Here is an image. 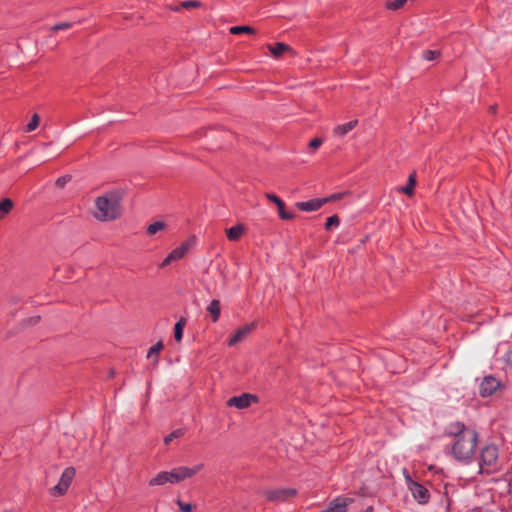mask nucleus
Instances as JSON below:
<instances>
[{"label": "nucleus", "instance_id": "f257e3e1", "mask_svg": "<svg viewBox=\"0 0 512 512\" xmlns=\"http://www.w3.org/2000/svg\"><path fill=\"white\" fill-rule=\"evenodd\" d=\"M447 434L454 438L451 448L453 457L461 462H470L478 441L477 432L461 422H454L447 427Z\"/></svg>", "mask_w": 512, "mask_h": 512}, {"label": "nucleus", "instance_id": "f03ea898", "mask_svg": "<svg viewBox=\"0 0 512 512\" xmlns=\"http://www.w3.org/2000/svg\"><path fill=\"white\" fill-rule=\"evenodd\" d=\"M121 194L117 191L108 192L94 201L93 216L102 222L113 221L121 215Z\"/></svg>", "mask_w": 512, "mask_h": 512}, {"label": "nucleus", "instance_id": "7ed1b4c3", "mask_svg": "<svg viewBox=\"0 0 512 512\" xmlns=\"http://www.w3.org/2000/svg\"><path fill=\"white\" fill-rule=\"evenodd\" d=\"M204 465L197 464L193 467H176L171 471H161L155 477L151 478L148 482L149 486H162L167 483L177 484L187 478H191L196 475Z\"/></svg>", "mask_w": 512, "mask_h": 512}, {"label": "nucleus", "instance_id": "20e7f679", "mask_svg": "<svg viewBox=\"0 0 512 512\" xmlns=\"http://www.w3.org/2000/svg\"><path fill=\"white\" fill-rule=\"evenodd\" d=\"M479 468L483 473H492L499 468V450L495 444H487L480 450Z\"/></svg>", "mask_w": 512, "mask_h": 512}, {"label": "nucleus", "instance_id": "39448f33", "mask_svg": "<svg viewBox=\"0 0 512 512\" xmlns=\"http://www.w3.org/2000/svg\"><path fill=\"white\" fill-rule=\"evenodd\" d=\"M74 476H75V469L73 467L66 468L63 471L57 485H55L54 487H52L50 489V494L55 497L64 495L66 493V491L68 490Z\"/></svg>", "mask_w": 512, "mask_h": 512}, {"label": "nucleus", "instance_id": "423d86ee", "mask_svg": "<svg viewBox=\"0 0 512 512\" xmlns=\"http://www.w3.org/2000/svg\"><path fill=\"white\" fill-rule=\"evenodd\" d=\"M407 489L412 494L413 498L421 505L428 503L430 494L429 491L420 483L415 480H409Z\"/></svg>", "mask_w": 512, "mask_h": 512}, {"label": "nucleus", "instance_id": "0eeeda50", "mask_svg": "<svg viewBox=\"0 0 512 512\" xmlns=\"http://www.w3.org/2000/svg\"><path fill=\"white\" fill-rule=\"evenodd\" d=\"M193 242H194L193 239H189V240L185 241L184 243H182L180 247H177L174 250H172L168 254V256L163 260V262L161 263L160 266L161 267L168 266L173 261H177V260L183 258L184 255L188 252V250L192 246Z\"/></svg>", "mask_w": 512, "mask_h": 512}, {"label": "nucleus", "instance_id": "6e6552de", "mask_svg": "<svg viewBox=\"0 0 512 512\" xmlns=\"http://www.w3.org/2000/svg\"><path fill=\"white\" fill-rule=\"evenodd\" d=\"M296 495V490L293 488H281L270 490L265 493L269 501L283 502Z\"/></svg>", "mask_w": 512, "mask_h": 512}, {"label": "nucleus", "instance_id": "1a4fd4ad", "mask_svg": "<svg viewBox=\"0 0 512 512\" xmlns=\"http://www.w3.org/2000/svg\"><path fill=\"white\" fill-rule=\"evenodd\" d=\"M253 401H256V396L248 393H243L239 396H233L227 401V405L230 407H236L238 409H245L251 405Z\"/></svg>", "mask_w": 512, "mask_h": 512}, {"label": "nucleus", "instance_id": "9d476101", "mask_svg": "<svg viewBox=\"0 0 512 512\" xmlns=\"http://www.w3.org/2000/svg\"><path fill=\"white\" fill-rule=\"evenodd\" d=\"M256 327V323L252 322L250 324H246L239 328L234 335H232L228 340L229 346H234L235 344L243 341Z\"/></svg>", "mask_w": 512, "mask_h": 512}, {"label": "nucleus", "instance_id": "9b49d317", "mask_svg": "<svg viewBox=\"0 0 512 512\" xmlns=\"http://www.w3.org/2000/svg\"><path fill=\"white\" fill-rule=\"evenodd\" d=\"M500 383L494 377H485L479 386V392L482 397H488L499 387Z\"/></svg>", "mask_w": 512, "mask_h": 512}, {"label": "nucleus", "instance_id": "f8f14e48", "mask_svg": "<svg viewBox=\"0 0 512 512\" xmlns=\"http://www.w3.org/2000/svg\"><path fill=\"white\" fill-rule=\"evenodd\" d=\"M327 202L328 198L311 199L304 202H298L296 206L302 211L312 212L320 209Z\"/></svg>", "mask_w": 512, "mask_h": 512}, {"label": "nucleus", "instance_id": "ddd939ff", "mask_svg": "<svg viewBox=\"0 0 512 512\" xmlns=\"http://www.w3.org/2000/svg\"><path fill=\"white\" fill-rule=\"evenodd\" d=\"M207 311L212 317L213 322H217L220 317L221 308L219 300H212L210 304L207 306Z\"/></svg>", "mask_w": 512, "mask_h": 512}, {"label": "nucleus", "instance_id": "4468645a", "mask_svg": "<svg viewBox=\"0 0 512 512\" xmlns=\"http://www.w3.org/2000/svg\"><path fill=\"white\" fill-rule=\"evenodd\" d=\"M268 48L271 54L276 58L280 57L284 52L291 50L287 44L282 42L268 45Z\"/></svg>", "mask_w": 512, "mask_h": 512}, {"label": "nucleus", "instance_id": "2eb2a0df", "mask_svg": "<svg viewBox=\"0 0 512 512\" xmlns=\"http://www.w3.org/2000/svg\"><path fill=\"white\" fill-rule=\"evenodd\" d=\"M244 232V227L242 225H235L226 230L227 238L230 241H237L241 238Z\"/></svg>", "mask_w": 512, "mask_h": 512}, {"label": "nucleus", "instance_id": "dca6fc26", "mask_svg": "<svg viewBox=\"0 0 512 512\" xmlns=\"http://www.w3.org/2000/svg\"><path fill=\"white\" fill-rule=\"evenodd\" d=\"M357 120H352V121H349L345 124H342V125H338L335 129H334V133L338 136H344L346 135L348 132H350L353 128L356 127L357 125Z\"/></svg>", "mask_w": 512, "mask_h": 512}, {"label": "nucleus", "instance_id": "f3484780", "mask_svg": "<svg viewBox=\"0 0 512 512\" xmlns=\"http://www.w3.org/2000/svg\"><path fill=\"white\" fill-rule=\"evenodd\" d=\"M13 205V201L9 198L0 201V221L11 212Z\"/></svg>", "mask_w": 512, "mask_h": 512}, {"label": "nucleus", "instance_id": "a211bd4d", "mask_svg": "<svg viewBox=\"0 0 512 512\" xmlns=\"http://www.w3.org/2000/svg\"><path fill=\"white\" fill-rule=\"evenodd\" d=\"M415 185H416V176H415V174H411L409 176V178H408L407 185L399 188V191L401 193H404V194L408 195V196H411L414 193Z\"/></svg>", "mask_w": 512, "mask_h": 512}, {"label": "nucleus", "instance_id": "6ab92c4d", "mask_svg": "<svg viewBox=\"0 0 512 512\" xmlns=\"http://www.w3.org/2000/svg\"><path fill=\"white\" fill-rule=\"evenodd\" d=\"M186 325V319L180 318L174 326V338L177 342H180L183 338V330Z\"/></svg>", "mask_w": 512, "mask_h": 512}, {"label": "nucleus", "instance_id": "aec40b11", "mask_svg": "<svg viewBox=\"0 0 512 512\" xmlns=\"http://www.w3.org/2000/svg\"><path fill=\"white\" fill-rule=\"evenodd\" d=\"M167 224L164 221H156L147 227V235L153 236L160 231L165 230Z\"/></svg>", "mask_w": 512, "mask_h": 512}, {"label": "nucleus", "instance_id": "412c9836", "mask_svg": "<svg viewBox=\"0 0 512 512\" xmlns=\"http://www.w3.org/2000/svg\"><path fill=\"white\" fill-rule=\"evenodd\" d=\"M408 0H387L384 4L387 10L397 11L401 9Z\"/></svg>", "mask_w": 512, "mask_h": 512}, {"label": "nucleus", "instance_id": "4be33fe9", "mask_svg": "<svg viewBox=\"0 0 512 512\" xmlns=\"http://www.w3.org/2000/svg\"><path fill=\"white\" fill-rule=\"evenodd\" d=\"M72 27V23L68 21H62L58 23H54L49 26V32H57L58 30H66Z\"/></svg>", "mask_w": 512, "mask_h": 512}, {"label": "nucleus", "instance_id": "5701e85b", "mask_svg": "<svg viewBox=\"0 0 512 512\" xmlns=\"http://www.w3.org/2000/svg\"><path fill=\"white\" fill-rule=\"evenodd\" d=\"M162 349H163V343H162V341H158L155 345H153L149 349L147 357L150 358L152 356H155V362H157L158 361V354L160 353V351Z\"/></svg>", "mask_w": 512, "mask_h": 512}, {"label": "nucleus", "instance_id": "b1692460", "mask_svg": "<svg viewBox=\"0 0 512 512\" xmlns=\"http://www.w3.org/2000/svg\"><path fill=\"white\" fill-rule=\"evenodd\" d=\"M227 32H256L255 29L249 25H236L227 27Z\"/></svg>", "mask_w": 512, "mask_h": 512}, {"label": "nucleus", "instance_id": "393cba45", "mask_svg": "<svg viewBox=\"0 0 512 512\" xmlns=\"http://www.w3.org/2000/svg\"><path fill=\"white\" fill-rule=\"evenodd\" d=\"M278 208V214H279V217L283 220H291L294 218V214L291 213V212H287L285 210V204L284 202L281 204V206H277Z\"/></svg>", "mask_w": 512, "mask_h": 512}, {"label": "nucleus", "instance_id": "a878e982", "mask_svg": "<svg viewBox=\"0 0 512 512\" xmlns=\"http://www.w3.org/2000/svg\"><path fill=\"white\" fill-rule=\"evenodd\" d=\"M183 430L181 429H177V430H174L172 433H170L169 435H167L165 438H164V443L166 445L170 444L174 439L176 438H180L181 436H183Z\"/></svg>", "mask_w": 512, "mask_h": 512}, {"label": "nucleus", "instance_id": "bb28decb", "mask_svg": "<svg viewBox=\"0 0 512 512\" xmlns=\"http://www.w3.org/2000/svg\"><path fill=\"white\" fill-rule=\"evenodd\" d=\"M40 118L38 114H34L30 120V122L27 124L26 131L31 132L34 131L38 125H39Z\"/></svg>", "mask_w": 512, "mask_h": 512}, {"label": "nucleus", "instance_id": "cd10ccee", "mask_svg": "<svg viewBox=\"0 0 512 512\" xmlns=\"http://www.w3.org/2000/svg\"><path fill=\"white\" fill-rule=\"evenodd\" d=\"M340 223L339 217L337 215H333L327 218L325 223V228L327 230L331 229L332 227H337Z\"/></svg>", "mask_w": 512, "mask_h": 512}, {"label": "nucleus", "instance_id": "c85d7f7f", "mask_svg": "<svg viewBox=\"0 0 512 512\" xmlns=\"http://www.w3.org/2000/svg\"><path fill=\"white\" fill-rule=\"evenodd\" d=\"M200 6H202V3L197 0H188V1H183L181 3V7L185 8V9L198 8Z\"/></svg>", "mask_w": 512, "mask_h": 512}, {"label": "nucleus", "instance_id": "c756f323", "mask_svg": "<svg viewBox=\"0 0 512 512\" xmlns=\"http://www.w3.org/2000/svg\"><path fill=\"white\" fill-rule=\"evenodd\" d=\"M439 51L436 50H426L423 53V58L427 61L434 60L438 57Z\"/></svg>", "mask_w": 512, "mask_h": 512}, {"label": "nucleus", "instance_id": "7c9ffc66", "mask_svg": "<svg viewBox=\"0 0 512 512\" xmlns=\"http://www.w3.org/2000/svg\"><path fill=\"white\" fill-rule=\"evenodd\" d=\"M176 504L179 506V508L182 512H191L192 511V505L189 503H183L181 500H177Z\"/></svg>", "mask_w": 512, "mask_h": 512}, {"label": "nucleus", "instance_id": "2f4dec72", "mask_svg": "<svg viewBox=\"0 0 512 512\" xmlns=\"http://www.w3.org/2000/svg\"><path fill=\"white\" fill-rule=\"evenodd\" d=\"M266 197H267L268 200H270L273 203H275L276 206H281V204L283 203V201L278 196H276L275 194L267 193Z\"/></svg>", "mask_w": 512, "mask_h": 512}, {"label": "nucleus", "instance_id": "473e14b6", "mask_svg": "<svg viewBox=\"0 0 512 512\" xmlns=\"http://www.w3.org/2000/svg\"><path fill=\"white\" fill-rule=\"evenodd\" d=\"M70 181V176H62L56 180V186L63 188Z\"/></svg>", "mask_w": 512, "mask_h": 512}, {"label": "nucleus", "instance_id": "72a5a7b5", "mask_svg": "<svg viewBox=\"0 0 512 512\" xmlns=\"http://www.w3.org/2000/svg\"><path fill=\"white\" fill-rule=\"evenodd\" d=\"M321 144H322V139H320V138H314V139H312V140L310 141L309 146H310L311 148H313V149H317V148H319V147L321 146Z\"/></svg>", "mask_w": 512, "mask_h": 512}, {"label": "nucleus", "instance_id": "f704fd0d", "mask_svg": "<svg viewBox=\"0 0 512 512\" xmlns=\"http://www.w3.org/2000/svg\"><path fill=\"white\" fill-rule=\"evenodd\" d=\"M46 38H47V40L45 42V45L47 46L48 49H53L57 45V42L53 39L52 36H48Z\"/></svg>", "mask_w": 512, "mask_h": 512}, {"label": "nucleus", "instance_id": "c9c22d12", "mask_svg": "<svg viewBox=\"0 0 512 512\" xmlns=\"http://www.w3.org/2000/svg\"><path fill=\"white\" fill-rule=\"evenodd\" d=\"M402 474L404 476V479H405V483H406V486L408 487L409 486V480H413L412 477L410 476L408 470L406 468H404L402 470Z\"/></svg>", "mask_w": 512, "mask_h": 512}, {"label": "nucleus", "instance_id": "e433bc0d", "mask_svg": "<svg viewBox=\"0 0 512 512\" xmlns=\"http://www.w3.org/2000/svg\"><path fill=\"white\" fill-rule=\"evenodd\" d=\"M28 321L29 324L35 325L40 321V316L31 317Z\"/></svg>", "mask_w": 512, "mask_h": 512}, {"label": "nucleus", "instance_id": "4c0bfd02", "mask_svg": "<svg viewBox=\"0 0 512 512\" xmlns=\"http://www.w3.org/2000/svg\"><path fill=\"white\" fill-rule=\"evenodd\" d=\"M506 360L508 362V364H510L512 366V350H510L507 354H506Z\"/></svg>", "mask_w": 512, "mask_h": 512}, {"label": "nucleus", "instance_id": "58836bf2", "mask_svg": "<svg viewBox=\"0 0 512 512\" xmlns=\"http://www.w3.org/2000/svg\"><path fill=\"white\" fill-rule=\"evenodd\" d=\"M340 198H341V194H334V195H332L331 197L328 198V201L336 200V199H340Z\"/></svg>", "mask_w": 512, "mask_h": 512}, {"label": "nucleus", "instance_id": "ea45409f", "mask_svg": "<svg viewBox=\"0 0 512 512\" xmlns=\"http://www.w3.org/2000/svg\"><path fill=\"white\" fill-rule=\"evenodd\" d=\"M364 512H374L372 507H368Z\"/></svg>", "mask_w": 512, "mask_h": 512}]
</instances>
